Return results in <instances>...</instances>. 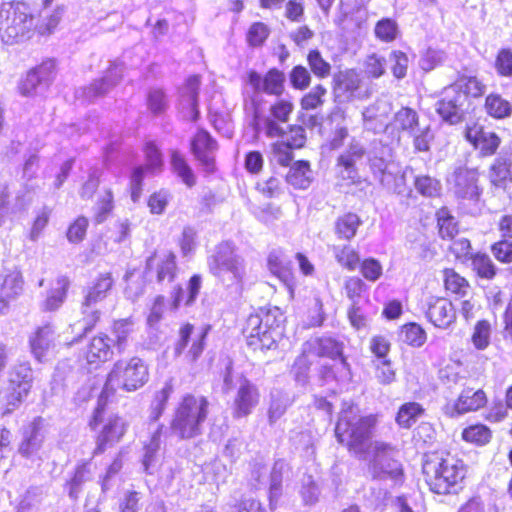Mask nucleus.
Wrapping results in <instances>:
<instances>
[{"label":"nucleus","instance_id":"obj_1","mask_svg":"<svg viewBox=\"0 0 512 512\" xmlns=\"http://www.w3.org/2000/svg\"><path fill=\"white\" fill-rule=\"evenodd\" d=\"M378 425L377 414H361L350 405L338 414L334 428L337 442L358 459H368V472L373 480L403 475L401 462L395 458L397 449L385 441H372Z\"/></svg>","mask_w":512,"mask_h":512},{"label":"nucleus","instance_id":"obj_2","mask_svg":"<svg viewBox=\"0 0 512 512\" xmlns=\"http://www.w3.org/2000/svg\"><path fill=\"white\" fill-rule=\"evenodd\" d=\"M468 473L469 466L464 459L447 449H435L423 454L421 474L433 494H458L464 488Z\"/></svg>","mask_w":512,"mask_h":512},{"label":"nucleus","instance_id":"obj_3","mask_svg":"<svg viewBox=\"0 0 512 512\" xmlns=\"http://www.w3.org/2000/svg\"><path fill=\"white\" fill-rule=\"evenodd\" d=\"M349 365L343 343L332 338H316L305 342L291 366V373L299 380L306 378L311 368L318 369L322 379H336L341 369Z\"/></svg>","mask_w":512,"mask_h":512},{"label":"nucleus","instance_id":"obj_4","mask_svg":"<svg viewBox=\"0 0 512 512\" xmlns=\"http://www.w3.org/2000/svg\"><path fill=\"white\" fill-rule=\"evenodd\" d=\"M149 378V370L144 361L138 357H132L127 361H117L109 371L98 402L88 421L91 430H95L102 422L103 412L106 410L110 398L118 388L127 392L141 388Z\"/></svg>","mask_w":512,"mask_h":512},{"label":"nucleus","instance_id":"obj_5","mask_svg":"<svg viewBox=\"0 0 512 512\" xmlns=\"http://www.w3.org/2000/svg\"><path fill=\"white\" fill-rule=\"evenodd\" d=\"M209 408L207 397L192 393L183 395L175 407L170 422L171 431L184 440L200 436L209 415Z\"/></svg>","mask_w":512,"mask_h":512},{"label":"nucleus","instance_id":"obj_6","mask_svg":"<svg viewBox=\"0 0 512 512\" xmlns=\"http://www.w3.org/2000/svg\"><path fill=\"white\" fill-rule=\"evenodd\" d=\"M36 26L30 7L23 2H5L0 7V38L12 45L31 38Z\"/></svg>","mask_w":512,"mask_h":512},{"label":"nucleus","instance_id":"obj_7","mask_svg":"<svg viewBox=\"0 0 512 512\" xmlns=\"http://www.w3.org/2000/svg\"><path fill=\"white\" fill-rule=\"evenodd\" d=\"M209 271L227 287L240 293L245 274L243 259L235 253L230 242L220 243L208 258Z\"/></svg>","mask_w":512,"mask_h":512},{"label":"nucleus","instance_id":"obj_8","mask_svg":"<svg viewBox=\"0 0 512 512\" xmlns=\"http://www.w3.org/2000/svg\"><path fill=\"white\" fill-rule=\"evenodd\" d=\"M202 287V277L199 274L193 275L186 286V289L177 287L172 294V302L167 304L163 296H157L151 307V312L147 320H159L167 316V311H174L178 309L181 303L185 306L192 305Z\"/></svg>","mask_w":512,"mask_h":512},{"label":"nucleus","instance_id":"obj_9","mask_svg":"<svg viewBox=\"0 0 512 512\" xmlns=\"http://www.w3.org/2000/svg\"><path fill=\"white\" fill-rule=\"evenodd\" d=\"M210 328V325L204 323H185L179 331L175 352L185 353L191 362L197 361L204 351Z\"/></svg>","mask_w":512,"mask_h":512},{"label":"nucleus","instance_id":"obj_10","mask_svg":"<svg viewBox=\"0 0 512 512\" xmlns=\"http://www.w3.org/2000/svg\"><path fill=\"white\" fill-rule=\"evenodd\" d=\"M104 413L102 422L93 430L96 432L93 456L103 454L108 447L120 442L128 431L129 424L121 415L111 414L104 419Z\"/></svg>","mask_w":512,"mask_h":512},{"label":"nucleus","instance_id":"obj_11","mask_svg":"<svg viewBox=\"0 0 512 512\" xmlns=\"http://www.w3.org/2000/svg\"><path fill=\"white\" fill-rule=\"evenodd\" d=\"M447 182L455 196L463 202L476 203L479 200L478 173L475 169L458 167L447 178Z\"/></svg>","mask_w":512,"mask_h":512},{"label":"nucleus","instance_id":"obj_12","mask_svg":"<svg viewBox=\"0 0 512 512\" xmlns=\"http://www.w3.org/2000/svg\"><path fill=\"white\" fill-rule=\"evenodd\" d=\"M32 389V376L28 368L15 370L11 373L4 391L6 412L10 413L25 401Z\"/></svg>","mask_w":512,"mask_h":512},{"label":"nucleus","instance_id":"obj_13","mask_svg":"<svg viewBox=\"0 0 512 512\" xmlns=\"http://www.w3.org/2000/svg\"><path fill=\"white\" fill-rule=\"evenodd\" d=\"M465 104V93H459L453 85H450L442 91L441 98L436 103V111L444 121L456 124L462 120Z\"/></svg>","mask_w":512,"mask_h":512},{"label":"nucleus","instance_id":"obj_14","mask_svg":"<svg viewBox=\"0 0 512 512\" xmlns=\"http://www.w3.org/2000/svg\"><path fill=\"white\" fill-rule=\"evenodd\" d=\"M144 153L146 157V166H139L135 168L131 175L130 188L131 199L133 202H137L140 198L145 171L155 173L160 171L163 166L162 154L154 142L149 141L145 144Z\"/></svg>","mask_w":512,"mask_h":512},{"label":"nucleus","instance_id":"obj_15","mask_svg":"<svg viewBox=\"0 0 512 512\" xmlns=\"http://www.w3.org/2000/svg\"><path fill=\"white\" fill-rule=\"evenodd\" d=\"M113 285L111 275L106 273L100 275L94 285L90 288L82 305V313L93 320H99L105 313L100 307L101 302L108 296Z\"/></svg>","mask_w":512,"mask_h":512},{"label":"nucleus","instance_id":"obj_16","mask_svg":"<svg viewBox=\"0 0 512 512\" xmlns=\"http://www.w3.org/2000/svg\"><path fill=\"white\" fill-rule=\"evenodd\" d=\"M392 112V104L385 99H378L362 111L363 127L375 134L387 130Z\"/></svg>","mask_w":512,"mask_h":512},{"label":"nucleus","instance_id":"obj_17","mask_svg":"<svg viewBox=\"0 0 512 512\" xmlns=\"http://www.w3.org/2000/svg\"><path fill=\"white\" fill-rule=\"evenodd\" d=\"M260 391L249 379L243 377L233 400L232 414L234 418H243L250 415L259 404Z\"/></svg>","mask_w":512,"mask_h":512},{"label":"nucleus","instance_id":"obj_18","mask_svg":"<svg viewBox=\"0 0 512 512\" xmlns=\"http://www.w3.org/2000/svg\"><path fill=\"white\" fill-rule=\"evenodd\" d=\"M55 73V62L46 60L39 66L31 69L21 82L19 89L22 95L31 96L39 89L47 88L52 82Z\"/></svg>","mask_w":512,"mask_h":512},{"label":"nucleus","instance_id":"obj_19","mask_svg":"<svg viewBox=\"0 0 512 512\" xmlns=\"http://www.w3.org/2000/svg\"><path fill=\"white\" fill-rule=\"evenodd\" d=\"M344 292L351 301V307L348 309V320H363L364 315L361 308L368 299L366 283L357 276L347 277L344 281Z\"/></svg>","mask_w":512,"mask_h":512},{"label":"nucleus","instance_id":"obj_20","mask_svg":"<svg viewBox=\"0 0 512 512\" xmlns=\"http://www.w3.org/2000/svg\"><path fill=\"white\" fill-rule=\"evenodd\" d=\"M109 336L100 333L94 336L82 353V359L89 367L98 368L113 357Z\"/></svg>","mask_w":512,"mask_h":512},{"label":"nucleus","instance_id":"obj_21","mask_svg":"<svg viewBox=\"0 0 512 512\" xmlns=\"http://www.w3.org/2000/svg\"><path fill=\"white\" fill-rule=\"evenodd\" d=\"M284 80V74L273 68L270 69L265 76H261V74L256 71H250L248 73L247 83L257 93L263 92L269 95L279 96L284 89Z\"/></svg>","mask_w":512,"mask_h":512},{"label":"nucleus","instance_id":"obj_22","mask_svg":"<svg viewBox=\"0 0 512 512\" xmlns=\"http://www.w3.org/2000/svg\"><path fill=\"white\" fill-rule=\"evenodd\" d=\"M273 324L270 322H254L252 327H247L245 332L247 333L248 345L260 350L272 348L280 335Z\"/></svg>","mask_w":512,"mask_h":512},{"label":"nucleus","instance_id":"obj_23","mask_svg":"<svg viewBox=\"0 0 512 512\" xmlns=\"http://www.w3.org/2000/svg\"><path fill=\"white\" fill-rule=\"evenodd\" d=\"M487 393L479 388L464 387L453 403V410L457 415L477 412L486 407Z\"/></svg>","mask_w":512,"mask_h":512},{"label":"nucleus","instance_id":"obj_24","mask_svg":"<svg viewBox=\"0 0 512 512\" xmlns=\"http://www.w3.org/2000/svg\"><path fill=\"white\" fill-rule=\"evenodd\" d=\"M364 152L363 146L353 139L348 149L338 157V173L343 180H348L351 183L357 180L358 171L355 164L363 158Z\"/></svg>","mask_w":512,"mask_h":512},{"label":"nucleus","instance_id":"obj_25","mask_svg":"<svg viewBox=\"0 0 512 512\" xmlns=\"http://www.w3.org/2000/svg\"><path fill=\"white\" fill-rule=\"evenodd\" d=\"M191 149L205 171L208 173L213 172L216 142L211 136L203 130L197 132L192 140Z\"/></svg>","mask_w":512,"mask_h":512},{"label":"nucleus","instance_id":"obj_26","mask_svg":"<svg viewBox=\"0 0 512 512\" xmlns=\"http://www.w3.org/2000/svg\"><path fill=\"white\" fill-rule=\"evenodd\" d=\"M466 139L483 155H492L500 145V139L494 132L476 124L467 127Z\"/></svg>","mask_w":512,"mask_h":512},{"label":"nucleus","instance_id":"obj_27","mask_svg":"<svg viewBox=\"0 0 512 512\" xmlns=\"http://www.w3.org/2000/svg\"><path fill=\"white\" fill-rule=\"evenodd\" d=\"M269 271L282 281L292 292L294 285V275L291 269L290 260L282 250H273L270 252L267 260Z\"/></svg>","mask_w":512,"mask_h":512},{"label":"nucleus","instance_id":"obj_28","mask_svg":"<svg viewBox=\"0 0 512 512\" xmlns=\"http://www.w3.org/2000/svg\"><path fill=\"white\" fill-rule=\"evenodd\" d=\"M200 86V78L197 75L190 76L181 90V104L183 108L188 109V117L195 121L198 118V90Z\"/></svg>","mask_w":512,"mask_h":512},{"label":"nucleus","instance_id":"obj_29","mask_svg":"<svg viewBox=\"0 0 512 512\" xmlns=\"http://www.w3.org/2000/svg\"><path fill=\"white\" fill-rule=\"evenodd\" d=\"M123 73V65L113 63L107 70L105 76L87 88V96L91 99L107 93L121 79Z\"/></svg>","mask_w":512,"mask_h":512},{"label":"nucleus","instance_id":"obj_30","mask_svg":"<svg viewBox=\"0 0 512 512\" xmlns=\"http://www.w3.org/2000/svg\"><path fill=\"white\" fill-rule=\"evenodd\" d=\"M413 174V170L410 167L400 169L396 166L392 172L382 179L381 185L387 190L402 196H408L411 193V188L407 184V175Z\"/></svg>","mask_w":512,"mask_h":512},{"label":"nucleus","instance_id":"obj_31","mask_svg":"<svg viewBox=\"0 0 512 512\" xmlns=\"http://www.w3.org/2000/svg\"><path fill=\"white\" fill-rule=\"evenodd\" d=\"M492 438V429L481 422L469 424L461 431L462 441L475 447L488 445L492 441Z\"/></svg>","mask_w":512,"mask_h":512},{"label":"nucleus","instance_id":"obj_32","mask_svg":"<svg viewBox=\"0 0 512 512\" xmlns=\"http://www.w3.org/2000/svg\"><path fill=\"white\" fill-rule=\"evenodd\" d=\"M490 181L495 186H504L512 182V152L500 154L492 164L489 173Z\"/></svg>","mask_w":512,"mask_h":512},{"label":"nucleus","instance_id":"obj_33","mask_svg":"<svg viewBox=\"0 0 512 512\" xmlns=\"http://www.w3.org/2000/svg\"><path fill=\"white\" fill-rule=\"evenodd\" d=\"M170 164L172 172L184 185H186V187L192 188L195 186L197 182L196 174L181 153L178 151H172Z\"/></svg>","mask_w":512,"mask_h":512},{"label":"nucleus","instance_id":"obj_34","mask_svg":"<svg viewBox=\"0 0 512 512\" xmlns=\"http://www.w3.org/2000/svg\"><path fill=\"white\" fill-rule=\"evenodd\" d=\"M424 412L425 409L420 403L414 401L405 402L399 407L395 421L399 427L409 429Z\"/></svg>","mask_w":512,"mask_h":512},{"label":"nucleus","instance_id":"obj_35","mask_svg":"<svg viewBox=\"0 0 512 512\" xmlns=\"http://www.w3.org/2000/svg\"><path fill=\"white\" fill-rule=\"evenodd\" d=\"M484 109L494 119H505L512 115V103L498 93L487 95Z\"/></svg>","mask_w":512,"mask_h":512},{"label":"nucleus","instance_id":"obj_36","mask_svg":"<svg viewBox=\"0 0 512 512\" xmlns=\"http://www.w3.org/2000/svg\"><path fill=\"white\" fill-rule=\"evenodd\" d=\"M69 287V280L65 276H60L56 280L55 287H53L47 294V297L41 304L43 311L57 310L66 297V292Z\"/></svg>","mask_w":512,"mask_h":512},{"label":"nucleus","instance_id":"obj_37","mask_svg":"<svg viewBox=\"0 0 512 512\" xmlns=\"http://www.w3.org/2000/svg\"><path fill=\"white\" fill-rule=\"evenodd\" d=\"M312 179V171L306 161L294 163L286 176L287 182L297 189H307Z\"/></svg>","mask_w":512,"mask_h":512},{"label":"nucleus","instance_id":"obj_38","mask_svg":"<svg viewBox=\"0 0 512 512\" xmlns=\"http://www.w3.org/2000/svg\"><path fill=\"white\" fill-rule=\"evenodd\" d=\"M23 289V280L18 270H13L4 276L0 289V302L6 305L18 296Z\"/></svg>","mask_w":512,"mask_h":512},{"label":"nucleus","instance_id":"obj_39","mask_svg":"<svg viewBox=\"0 0 512 512\" xmlns=\"http://www.w3.org/2000/svg\"><path fill=\"white\" fill-rule=\"evenodd\" d=\"M392 124L395 129L406 132L409 135L414 131H418V128L421 126L418 113L409 107L399 109L394 114Z\"/></svg>","mask_w":512,"mask_h":512},{"label":"nucleus","instance_id":"obj_40","mask_svg":"<svg viewBox=\"0 0 512 512\" xmlns=\"http://www.w3.org/2000/svg\"><path fill=\"white\" fill-rule=\"evenodd\" d=\"M360 85L356 72L350 70L339 74L336 80L335 92L338 97L349 100L355 96Z\"/></svg>","mask_w":512,"mask_h":512},{"label":"nucleus","instance_id":"obj_41","mask_svg":"<svg viewBox=\"0 0 512 512\" xmlns=\"http://www.w3.org/2000/svg\"><path fill=\"white\" fill-rule=\"evenodd\" d=\"M156 270L158 282L173 281L177 271L175 255L172 252L162 254L158 259Z\"/></svg>","mask_w":512,"mask_h":512},{"label":"nucleus","instance_id":"obj_42","mask_svg":"<svg viewBox=\"0 0 512 512\" xmlns=\"http://www.w3.org/2000/svg\"><path fill=\"white\" fill-rule=\"evenodd\" d=\"M114 209V197L110 189L105 190L102 195L99 196L94 206V221L97 224L105 222L110 216Z\"/></svg>","mask_w":512,"mask_h":512},{"label":"nucleus","instance_id":"obj_43","mask_svg":"<svg viewBox=\"0 0 512 512\" xmlns=\"http://www.w3.org/2000/svg\"><path fill=\"white\" fill-rule=\"evenodd\" d=\"M360 224L361 220L358 215L354 213H347L337 220L336 232L339 237L350 240L355 236Z\"/></svg>","mask_w":512,"mask_h":512},{"label":"nucleus","instance_id":"obj_44","mask_svg":"<svg viewBox=\"0 0 512 512\" xmlns=\"http://www.w3.org/2000/svg\"><path fill=\"white\" fill-rule=\"evenodd\" d=\"M472 268L481 278L492 279L496 275V267L485 253H476L470 257Z\"/></svg>","mask_w":512,"mask_h":512},{"label":"nucleus","instance_id":"obj_45","mask_svg":"<svg viewBox=\"0 0 512 512\" xmlns=\"http://www.w3.org/2000/svg\"><path fill=\"white\" fill-rule=\"evenodd\" d=\"M459 93H465L468 96L480 97L485 93L486 86L476 77H461L452 84Z\"/></svg>","mask_w":512,"mask_h":512},{"label":"nucleus","instance_id":"obj_46","mask_svg":"<svg viewBox=\"0 0 512 512\" xmlns=\"http://www.w3.org/2000/svg\"><path fill=\"white\" fill-rule=\"evenodd\" d=\"M439 234L443 239H453L458 232L455 218L447 208H441L437 212Z\"/></svg>","mask_w":512,"mask_h":512},{"label":"nucleus","instance_id":"obj_47","mask_svg":"<svg viewBox=\"0 0 512 512\" xmlns=\"http://www.w3.org/2000/svg\"><path fill=\"white\" fill-rule=\"evenodd\" d=\"M444 284L447 291L464 296L469 288L468 281L453 269L443 271Z\"/></svg>","mask_w":512,"mask_h":512},{"label":"nucleus","instance_id":"obj_48","mask_svg":"<svg viewBox=\"0 0 512 512\" xmlns=\"http://www.w3.org/2000/svg\"><path fill=\"white\" fill-rule=\"evenodd\" d=\"M335 257L340 265L349 271H354L360 264L358 252L351 246L345 245L334 248Z\"/></svg>","mask_w":512,"mask_h":512},{"label":"nucleus","instance_id":"obj_49","mask_svg":"<svg viewBox=\"0 0 512 512\" xmlns=\"http://www.w3.org/2000/svg\"><path fill=\"white\" fill-rule=\"evenodd\" d=\"M39 421L35 420L30 423L27 431L25 432L24 439L19 445V452L24 457H29L34 451L35 446L39 442Z\"/></svg>","mask_w":512,"mask_h":512},{"label":"nucleus","instance_id":"obj_50","mask_svg":"<svg viewBox=\"0 0 512 512\" xmlns=\"http://www.w3.org/2000/svg\"><path fill=\"white\" fill-rule=\"evenodd\" d=\"M404 341L411 346L419 347L426 340V333L417 322H407L401 327Z\"/></svg>","mask_w":512,"mask_h":512},{"label":"nucleus","instance_id":"obj_51","mask_svg":"<svg viewBox=\"0 0 512 512\" xmlns=\"http://www.w3.org/2000/svg\"><path fill=\"white\" fill-rule=\"evenodd\" d=\"M308 65L313 74L318 78H326L330 75L331 65L318 50H311L307 55Z\"/></svg>","mask_w":512,"mask_h":512},{"label":"nucleus","instance_id":"obj_52","mask_svg":"<svg viewBox=\"0 0 512 512\" xmlns=\"http://www.w3.org/2000/svg\"><path fill=\"white\" fill-rule=\"evenodd\" d=\"M326 93L327 90L323 85H316L302 97L301 108L303 110H314L321 107Z\"/></svg>","mask_w":512,"mask_h":512},{"label":"nucleus","instance_id":"obj_53","mask_svg":"<svg viewBox=\"0 0 512 512\" xmlns=\"http://www.w3.org/2000/svg\"><path fill=\"white\" fill-rule=\"evenodd\" d=\"M375 36L383 42L393 41L398 33V25L391 18H383L375 25Z\"/></svg>","mask_w":512,"mask_h":512},{"label":"nucleus","instance_id":"obj_54","mask_svg":"<svg viewBox=\"0 0 512 512\" xmlns=\"http://www.w3.org/2000/svg\"><path fill=\"white\" fill-rule=\"evenodd\" d=\"M414 185L416 190L426 197L438 196L441 191L440 182L437 179L426 175L415 177Z\"/></svg>","mask_w":512,"mask_h":512},{"label":"nucleus","instance_id":"obj_55","mask_svg":"<svg viewBox=\"0 0 512 512\" xmlns=\"http://www.w3.org/2000/svg\"><path fill=\"white\" fill-rule=\"evenodd\" d=\"M88 464V462H82L78 464L71 478L66 483L69 496L73 499L77 498L79 488L86 479V474L89 472Z\"/></svg>","mask_w":512,"mask_h":512},{"label":"nucleus","instance_id":"obj_56","mask_svg":"<svg viewBox=\"0 0 512 512\" xmlns=\"http://www.w3.org/2000/svg\"><path fill=\"white\" fill-rule=\"evenodd\" d=\"M362 276L370 282H376L383 274L381 263L375 258H366L358 266Z\"/></svg>","mask_w":512,"mask_h":512},{"label":"nucleus","instance_id":"obj_57","mask_svg":"<svg viewBox=\"0 0 512 512\" xmlns=\"http://www.w3.org/2000/svg\"><path fill=\"white\" fill-rule=\"evenodd\" d=\"M413 137V145L415 150L419 152H426L430 148V143L434 136L429 125L420 126L418 131L410 134Z\"/></svg>","mask_w":512,"mask_h":512},{"label":"nucleus","instance_id":"obj_58","mask_svg":"<svg viewBox=\"0 0 512 512\" xmlns=\"http://www.w3.org/2000/svg\"><path fill=\"white\" fill-rule=\"evenodd\" d=\"M495 69L501 77H512V50L501 49L495 60Z\"/></svg>","mask_w":512,"mask_h":512},{"label":"nucleus","instance_id":"obj_59","mask_svg":"<svg viewBox=\"0 0 512 512\" xmlns=\"http://www.w3.org/2000/svg\"><path fill=\"white\" fill-rule=\"evenodd\" d=\"M446 55L442 50L429 48L420 59V67L424 71H431L445 61Z\"/></svg>","mask_w":512,"mask_h":512},{"label":"nucleus","instance_id":"obj_60","mask_svg":"<svg viewBox=\"0 0 512 512\" xmlns=\"http://www.w3.org/2000/svg\"><path fill=\"white\" fill-rule=\"evenodd\" d=\"M110 332L109 343H114L117 349L122 352L126 347L130 332L127 327V322H115Z\"/></svg>","mask_w":512,"mask_h":512},{"label":"nucleus","instance_id":"obj_61","mask_svg":"<svg viewBox=\"0 0 512 512\" xmlns=\"http://www.w3.org/2000/svg\"><path fill=\"white\" fill-rule=\"evenodd\" d=\"M81 322L69 323L65 330L62 332L64 341L67 345H72L86 334L87 331L91 330L92 325H80Z\"/></svg>","mask_w":512,"mask_h":512},{"label":"nucleus","instance_id":"obj_62","mask_svg":"<svg viewBox=\"0 0 512 512\" xmlns=\"http://www.w3.org/2000/svg\"><path fill=\"white\" fill-rule=\"evenodd\" d=\"M290 83L298 90L306 89L311 82L310 72L302 65L295 66L290 72Z\"/></svg>","mask_w":512,"mask_h":512},{"label":"nucleus","instance_id":"obj_63","mask_svg":"<svg viewBox=\"0 0 512 512\" xmlns=\"http://www.w3.org/2000/svg\"><path fill=\"white\" fill-rule=\"evenodd\" d=\"M375 377L382 385H389L396 379V371L391 366L389 359L381 360L375 366Z\"/></svg>","mask_w":512,"mask_h":512},{"label":"nucleus","instance_id":"obj_64","mask_svg":"<svg viewBox=\"0 0 512 512\" xmlns=\"http://www.w3.org/2000/svg\"><path fill=\"white\" fill-rule=\"evenodd\" d=\"M170 199L171 194L167 190L162 189L154 192L148 199V207L150 208V212L152 214H162L166 209Z\"/></svg>","mask_w":512,"mask_h":512}]
</instances>
